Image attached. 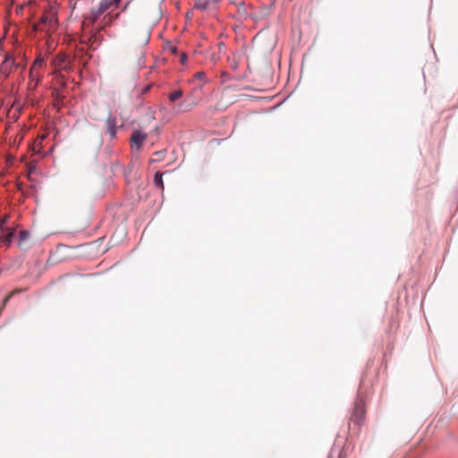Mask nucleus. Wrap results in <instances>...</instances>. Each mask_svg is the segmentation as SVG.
<instances>
[{"label": "nucleus", "instance_id": "nucleus-1", "mask_svg": "<svg viewBox=\"0 0 458 458\" xmlns=\"http://www.w3.org/2000/svg\"><path fill=\"white\" fill-rule=\"evenodd\" d=\"M51 66L55 84L64 88L66 86L65 73H70L73 71V58L64 53H60L52 59Z\"/></svg>", "mask_w": 458, "mask_h": 458}, {"label": "nucleus", "instance_id": "nucleus-2", "mask_svg": "<svg viewBox=\"0 0 458 458\" xmlns=\"http://www.w3.org/2000/svg\"><path fill=\"white\" fill-rule=\"evenodd\" d=\"M121 0H101L99 4L90 9V11L84 15L82 26L89 28L104 14L107 10L117 7Z\"/></svg>", "mask_w": 458, "mask_h": 458}, {"label": "nucleus", "instance_id": "nucleus-3", "mask_svg": "<svg viewBox=\"0 0 458 458\" xmlns=\"http://www.w3.org/2000/svg\"><path fill=\"white\" fill-rule=\"evenodd\" d=\"M15 225L9 224L8 216H4L0 219V248L10 247L15 235Z\"/></svg>", "mask_w": 458, "mask_h": 458}, {"label": "nucleus", "instance_id": "nucleus-4", "mask_svg": "<svg viewBox=\"0 0 458 458\" xmlns=\"http://www.w3.org/2000/svg\"><path fill=\"white\" fill-rule=\"evenodd\" d=\"M56 13L53 10L46 12L40 18L38 24L34 25L35 30L49 31L55 30L56 24Z\"/></svg>", "mask_w": 458, "mask_h": 458}, {"label": "nucleus", "instance_id": "nucleus-5", "mask_svg": "<svg viewBox=\"0 0 458 458\" xmlns=\"http://www.w3.org/2000/svg\"><path fill=\"white\" fill-rule=\"evenodd\" d=\"M365 419V403L363 400H357L350 418V421L358 428L363 423Z\"/></svg>", "mask_w": 458, "mask_h": 458}, {"label": "nucleus", "instance_id": "nucleus-6", "mask_svg": "<svg viewBox=\"0 0 458 458\" xmlns=\"http://www.w3.org/2000/svg\"><path fill=\"white\" fill-rule=\"evenodd\" d=\"M121 16V13H116L114 14H112L110 13H106L100 25L95 29L94 36L97 37V35L101 31L104 30L106 27L112 26L117 19Z\"/></svg>", "mask_w": 458, "mask_h": 458}, {"label": "nucleus", "instance_id": "nucleus-7", "mask_svg": "<svg viewBox=\"0 0 458 458\" xmlns=\"http://www.w3.org/2000/svg\"><path fill=\"white\" fill-rule=\"evenodd\" d=\"M116 123H117L116 116L109 114L106 120V133L109 135L110 140H114L116 137V132H117Z\"/></svg>", "mask_w": 458, "mask_h": 458}, {"label": "nucleus", "instance_id": "nucleus-8", "mask_svg": "<svg viewBox=\"0 0 458 458\" xmlns=\"http://www.w3.org/2000/svg\"><path fill=\"white\" fill-rule=\"evenodd\" d=\"M221 0H195L194 8L200 11H207L216 7Z\"/></svg>", "mask_w": 458, "mask_h": 458}, {"label": "nucleus", "instance_id": "nucleus-9", "mask_svg": "<svg viewBox=\"0 0 458 458\" xmlns=\"http://www.w3.org/2000/svg\"><path fill=\"white\" fill-rule=\"evenodd\" d=\"M15 65L13 57L10 55H6L4 62L0 66V72L5 76H8L12 72L13 67Z\"/></svg>", "mask_w": 458, "mask_h": 458}, {"label": "nucleus", "instance_id": "nucleus-10", "mask_svg": "<svg viewBox=\"0 0 458 458\" xmlns=\"http://www.w3.org/2000/svg\"><path fill=\"white\" fill-rule=\"evenodd\" d=\"M146 139H147L146 133H143L140 131H133L131 138V142L132 147L140 148L143 142L146 140Z\"/></svg>", "mask_w": 458, "mask_h": 458}, {"label": "nucleus", "instance_id": "nucleus-11", "mask_svg": "<svg viewBox=\"0 0 458 458\" xmlns=\"http://www.w3.org/2000/svg\"><path fill=\"white\" fill-rule=\"evenodd\" d=\"M29 77V88L34 89L42 79L41 72L30 68Z\"/></svg>", "mask_w": 458, "mask_h": 458}, {"label": "nucleus", "instance_id": "nucleus-12", "mask_svg": "<svg viewBox=\"0 0 458 458\" xmlns=\"http://www.w3.org/2000/svg\"><path fill=\"white\" fill-rule=\"evenodd\" d=\"M30 233L28 231L21 230L19 233L18 245L21 249H26L25 242L29 239Z\"/></svg>", "mask_w": 458, "mask_h": 458}, {"label": "nucleus", "instance_id": "nucleus-13", "mask_svg": "<svg viewBox=\"0 0 458 458\" xmlns=\"http://www.w3.org/2000/svg\"><path fill=\"white\" fill-rule=\"evenodd\" d=\"M163 174L160 172H157L154 176V184L156 187L160 189L162 191H164V182L162 179Z\"/></svg>", "mask_w": 458, "mask_h": 458}, {"label": "nucleus", "instance_id": "nucleus-14", "mask_svg": "<svg viewBox=\"0 0 458 458\" xmlns=\"http://www.w3.org/2000/svg\"><path fill=\"white\" fill-rule=\"evenodd\" d=\"M182 89L174 90L168 94V99L170 102H175L182 97Z\"/></svg>", "mask_w": 458, "mask_h": 458}, {"label": "nucleus", "instance_id": "nucleus-15", "mask_svg": "<svg viewBox=\"0 0 458 458\" xmlns=\"http://www.w3.org/2000/svg\"><path fill=\"white\" fill-rule=\"evenodd\" d=\"M45 65V60L43 57L41 56H38V58H36V60L33 62L32 65H31V69L33 70H37L38 72H40V70L44 67Z\"/></svg>", "mask_w": 458, "mask_h": 458}, {"label": "nucleus", "instance_id": "nucleus-16", "mask_svg": "<svg viewBox=\"0 0 458 458\" xmlns=\"http://www.w3.org/2000/svg\"><path fill=\"white\" fill-rule=\"evenodd\" d=\"M46 134H43L39 137V139H38L35 143H34V147H33V150L36 152V153H40L41 151V142L46 139Z\"/></svg>", "mask_w": 458, "mask_h": 458}, {"label": "nucleus", "instance_id": "nucleus-17", "mask_svg": "<svg viewBox=\"0 0 458 458\" xmlns=\"http://www.w3.org/2000/svg\"><path fill=\"white\" fill-rule=\"evenodd\" d=\"M192 105H184V103H181L180 105H178L177 108L174 109V112L175 113H182V112H187V111H190L191 108H192Z\"/></svg>", "mask_w": 458, "mask_h": 458}, {"label": "nucleus", "instance_id": "nucleus-18", "mask_svg": "<svg viewBox=\"0 0 458 458\" xmlns=\"http://www.w3.org/2000/svg\"><path fill=\"white\" fill-rule=\"evenodd\" d=\"M154 156H156V158H155V159H153V161H158V160H160L161 158H163V157H164L165 153H164L163 151H159V152H156V153L154 154Z\"/></svg>", "mask_w": 458, "mask_h": 458}, {"label": "nucleus", "instance_id": "nucleus-19", "mask_svg": "<svg viewBox=\"0 0 458 458\" xmlns=\"http://www.w3.org/2000/svg\"><path fill=\"white\" fill-rule=\"evenodd\" d=\"M205 77H206V74H205V72H197V73L195 74V78H196L197 80H204V79H205Z\"/></svg>", "mask_w": 458, "mask_h": 458}, {"label": "nucleus", "instance_id": "nucleus-20", "mask_svg": "<svg viewBox=\"0 0 458 458\" xmlns=\"http://www.w3.org/2000/svg\"><path fill=\"white\" fill-rule=\"evenodd\" d=\"M130 4H131V1L127 2L126 4H124V5L122 7V10H121L120 13H122L125 12L128 9Z\"/></svg>", "mask_w": 458, "mask_h": 458}, {"label": "nucleus", "instance_id": "nucleus-21", "mask_svg": "<svg viewBox=\"0 0 458 458\" xmlns=\"http://www.w3.org/2000/svg\"><path fill=\"white\" fill-rule=\"evenodd\" d=\"M218 59H219V56H218V55H215V54H213V55H211V60H212V62H213L214 64H215Z\"/></svg>", "mask_w": 458, "mask_h": 458}, {"label": "nucleus", "instance_id": "nucleus-22", "mask_svg": "<svg viewBox=\"0 0 458 458\" xmlns=\"http://www.w3.org/2000/svg\"><path fill=\"white\" fill-rule=\"evenodd\" d=\"M186 60H187V56H186V55H185L184 53H182V54L181 55V62H182V64H185Z\"/></svg>", "mask_w": 458, "mask_h": 458}, {"label": "nucleus", "instance_id": "nucleus-23", "mask_svg": "<svg viewBox=\"0 0 458 458\" xmlns=\"http://www.w3.org/2000/svg\"><path fill=\"white\" fill-rule=\"evenodd\" d=\"M225 46L224 43H219L218 44V49H219V53H221L224 49H225Z\"/></svg>", "mask_w": 458, "mask_h": 458}, {"label": "nucleus", "instance_id": "nucleus-24", "mask_svg": "<svg viewBox=\"0 0 458 458\" xmlns=\"http://www.w3.org/2000/svg\"><path fill=\"white\" fill-rule=\"evenodd\" d=\"M57 96L58 97H62L60 92H57Z\"/></svg>", "mask_w": 458, "mask_h": 458}]
</instances>
